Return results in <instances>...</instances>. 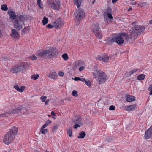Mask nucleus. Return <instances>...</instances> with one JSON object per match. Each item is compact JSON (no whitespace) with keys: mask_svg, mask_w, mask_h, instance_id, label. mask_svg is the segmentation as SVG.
<instances>
[{"mask_svg":"<svg viewBox=\"0 0 152 152\" xmlns=\"http://www.w3.org/2000/svg\"><path fill=\"white\" fill-rule=\"evenodd\" d=\"M93 75L99 85L105 83L108 79L107 74L100 70H96L93 73Z\"/></svg>","mask_w":152,"mask_h":152,"instance_id":"f257e3e1","label":"nucleus"},{"mask_svg":"<svg viewBox=\"0 0 152 152\" xmlns=\"http://www.w3.org/2000/svg\"><path fill=\"white\" fill-rule=\"evenodd\" d=\"M56 53L54 48H50L48 50H41L37 52L36 56L43 58H50L54 57Z\"/></svg>","mask_w":152,"mask_h":152,"instance_id":"f03ea898","label":"nucleus"},{"mask_svg":"<svg viewBox=\"0 0 152 152\" xmlns=\"http://www.w3.org/2000/svg\"><path fill=\"white\" fill-rule=\"evenodd\" d=\"M26 64L24 63H22L13 66L10 69V71L13 73H17L20 72H23L25 69Z\"/></svg>","mask_w":152,"mask_h":152,"instance_id":"7ed1b4c3","label":"nucleus"},{"mask_svg":"<svg viewBox=\"0 0 152 152\" xmlns=\"http://www.w3.org/2000/svg\"><path fill=\"white\" fill-rule=\"evenodd\" d=\"M48 4L52 9L59 10L60 9L61 3L59 0H48Z\"/></svg>","mask_w":152,"mask_h":152,"instance_id":"20e7f679","label":"nucleus"},{"mask_svg":"<svg viewBox=\"0 0 152 152\" xmlns=\"http://www.w3.org/2000/svg\"><path fill=\"white\" fill-rule=\"evenodd\" d=\"M122 34L124 36V38L126 41L127 42H132L135 40L137 37L130 30L129 34H126V33H123Z\"/></svg>","mask_w":152,"mask_h":152,"instance_id":"39448f33","label":"nucleus"},{"mask_svg":"<svg viewBox=\"0 0 152 152\" xmlns=\"http://www.w3.org/2000/svg\"><path fill=\"white\" fill-rule=\"evenodd\" d=\"M145 28L144 26L136 25L132 27L130 30L137 37L138 35L144 32Z\"/></svg>","mask_w":152,"mask_h":152,"instance_id":"423d86ee","label":"nucleus"},{"mask_svg":"<svg viewBox=\"0 0 152 152\" xmlns=\"http://www.w3.org/2000/svg\"><path fill=\"white\" fill-rule=\"evenodd\" d=\"M93 33L96 37L98 39H100L102 36V34L100 31V28L97 23L93 24L92 25Z\"/></svg>","mask_w":152,"mask_h":152,"instance_id":"0eeeda50","label":"nucleus"},{"mask_svg":"<svg viewBox=\"0 0 152 152\" xmlns=\"http://www.w3.org/2000/svg\"><path fill=\"white\" fill-rule=\"evenodd\" d=\"M15 137L11 133L7 132L4 136L3 142L5 144L9 145L12 142Z\"/></svg>","mask_w":152,"mask_h":152,"instance_id":"6e6552de","label":"nucleus"},{"mask_svg":"<svg viewBox=\"0 0 152 152\" xmlns=\"http://www.w3.org/2000/svg\"><path fill=\"white\" fill-rule=\"evenodd\" d=\"M84 11L82 9H79L75 13V19L76 20L79 21L83 19L84 15Z\"/></svg>","mask_w":152,"mask_h":152,"instance_id":"1a4fd4ad","label":"nucleus"},{"mask_svg":"<svg viewBox=\"0 0 152 152\" xmlns=\"http://www.w3.org/2000/svg\"><path fill=\"white\" fill-rule=\"evenodd\" d=\"M14 28L18 31H20L24 26V23L19 21L18 18L14 20L13 23Z\"/></svg>","mask_w":152,"mask_h":152,"instance_id":"9d476101","label":"nucleus"},{"mask_svg":"<svg viewBox=\"0 0 152 152\" xmlns=\"http://www.w3.org/2000/svg\"><path fill=\"white\" fill-rule=\"evenodd\" d=\"M122 34H123V33H120L115 36V42L119 45L122 44L124 42V36Z\"/></svg>","mask_w":152,"mask_h":152,"instance_id":"9b49d317","label":"nucleus"},{"mask_svg":"<svg viewBox=\"0 0 152 152\" xmlns=\"http://www.w3.org/2000/svg\"><path fill=\"white\" fill-rule=\"evenodd\" d=\"M54 27L56 28H59L64 25V23L61 19L59 18L54 22Z\"/></svg>","mask_w":152,"mask_h":152,"instance_id":"f8f14e48","label":"nucleus"},{"mask_svg":"<svg viewBox=\"0 0 152 152\" xmlns=\"http://www.w3.org/2000/svg\"><path fill=\"white\" fill-rule=\"evenodd\" d=\"M152 136V126L145 132L144 138L145 139H149Z\"/></svg>","mask_w":152,"mask_h":152,"instance_id":"ddd939ff","label":"nucleus"},{"mask_svg":"<svg viewBox=\"0 0 152 152\" xmlns=\"http://www.w3.org/2000/svg\"><path fill=\"white\" fill-rule=\"evenodd\" d=\"M15 109L16 110L17 113L20 112L22 114L25 113L27 111V109L25 107L22 105L15 107Z\"/></svg>","mask_w":152,"mask_h":152,"instance_id":"4468645a","label":"nucleus"},{"mask_svg":"<svg viewBox=\"0 0 152 152\" xmlns=\"http://www.w3.org/2000/svg\"><path fill=\"white\" fill-rule=\"evenodd\" d=\"M10 36L13 39H16L20 37V35L19 33L16 30L12 29L11 30V33Z\"/></svg>","mask_w":152,"mask_h":152,"instance_id":"2eb2a0df","label":"nucleus"},{"mask_svg":"<svg viewBox=\"0 0 152 152\" xmlns=\"http://www.w3.org/2000/svg\"><path fill=\"white\" fill-rule=\"evenodd\" d=\"M47 76L51 79L55 80L57 78L58 75L54 71H51L47 75Z\"/></svg>","mask_w":152,"mask_h":152,"instance_id":"dca6fc26","label":"nucleus"},{"mask_svg":"<svg viewBox=\"0 0 152 152\" xmlns=\"http://www.w3.org/2000/svg\"><path fill=\"white\" fill-rule=\"evenodd\" d=\"M18 129V128L15 126H13L11 127L10 130V131L7 132L8 133H11L14 137L17 134Z\"/></svg>","mask_w":152,"mask_h":152,"instance_id":"f3484780","label":"nucleus"},{"mask_svg":"<svg viewBox=\"0 0 152 152\" xmlns=\"http://www.w3.org/2000/svg\"><path fill=\"white\" fill-rule=\"evenodd\" d=\"M137 104H134L132 105L126 106L125 107L126 110L128 111H133L135 110L137 108Z\"/></svg>","mask_w":152,"mask_h":152,"instance_id":"a211bd4d","label":"nucleus"},{"mask_svg":"<svg viewBox=\"0 0 152 152\" xmlns=\"http://www.w3.org/2000/svg\"><path fill=\"white\" fill-rule=\"evenodd\" d=\"M14 88L18 91L22 92L25 88V86H14Z\"/></svg>","mask_w":152,"mask_h":152,"instance_id":"6ab92c4d","label":"nucleus"},{"mask_svg":"<svg viewBox=\"0 0 152 152\" xmlns=\"http://www.w3.org/2000/svg\"><path fill=\"white\" fill-rule=\"evenodd\" d=\"M8 14L10 16V17L12 19H17L16 15L15 14V12L12 11L8 12Z\"/></svg>","mask_w":152,"mask_h":152,"instance_id":"aec40b11","label":"nucleus"},{"mask_svg":"<svg viewBox=\"0 0 152 152\" xmlns=\"http://www.w3.org/2000/svg\"><path fill=\"white\" fill-rule=\"evenodd\" d=\"M47 127L43 125L41 128L40 132L43 134H46L48 132V130L47 129H45Z\"/></svg>","mask_w":152,"mask_h":152,"instance_id":"412c9836","label":"nucleus"},{"mask_svg":"<svg viewBox=\"0 0 152 152\" xmlns=\"http://www.w3.org/2000/svg\"><path fill=\"white\" fill-rule=\"evenodd\" d=\"M126 99V100L128 102H131L135 100V99L134 96L129 95L127 96Z\"/></svg>","mask_w":152,"mask_h":152,"instance_id":"4be33fe9","label":"nucleus"},{"mask_svg":"<svg viewBox=\"0 0 152 152\" xmlns=\"http://www.w3.org/2000/svg\"><path fill=\"white\" fill-rule=\"evenodd\" d=\"M99 59L103 62H106L109 60V57L108 56H105L103 57H100Z\"/></svg>","mask_w":152,"mask_h":152,"instance_id":"5701e85b","label":"nucleus"},{"mask_svg":"<svg viewBox=\"0 0 152 152\" xmlns=\"http://www.w3.org/2000/svg\"><path fill=\"white\" fill-rule=\"evenodd\" d=\"M74 3L76 5L78 8L80 7L81 3L83 1V0H73Z\"/></svg>","mask_w":152,"mask_h":152,"instance_id":"b1692460","label":"nucleus"},{"mask_svg":"<svg viewBox=\"0 0 152 152\" xmlns=\"http://www.w3.org/2000/svg\"><path fill=\"white\" fill-rule=\"evenodd\" d=\"M80 120L81 121H82V120L80 118L76 116L74 117L72 119V121L74 124H77L78 122H79Z\"/></svg>","mask_w":152,"mask_h":152,"instance_id":"393cba45","label":"nucleus"},{"mask_svg":"<svg viewBox=\"0 0 152 152\" xmlns=\"http://www.w3.org/2000/svg\"><path fill=\"white\" fill-rule=\"evenodd\" d=\"M17 18L19 20V21L23 23H24L25 20V16L24 15H21L18 17L17 16Z\"/></svg>","mask_w":152,"mask_h":152,"instance_id":"a878e982","label":"nucleus"},{"mask_svg":"<svg viewBox=\"0 0 152 152\" xmlns=\"http://www.w3.org/2000/svg\"><path fill=\"white\" fill-rule=\"evenodd\" d=\"M115 36H110L107 39V41L110 42H115Z\"/></svg>","mask_w":152,"mask_h":152,"instance_id":"bb28decb","label":"nucleus"},{"mask_svg":"<svg viewBox=\"0 0 152 152\" xmlns=\"http://www.w3.org/2000/svg\"><path fill=\"white\" fill-rule=\"evenodd\" d=\"M72 128L71 127L68 128L66 129L67 133L70 137H71L72 135Z\"/></svg>","mask_w":152,"mask_h":152,"instance_id":"cd10ccee","label":"nucleus"},{"mask_svg":"<svg viewBox=\"0 0 152 152\" xmlns=\"http://www.w3.org/2000/svg\"><path fill=\"white\" fill-rule=\"evenodd\" d=\"M16 110L15 109V107L14 108H12L7 110L6 113L8 114H11L17 113Z\"/></svg>","mask_w":152,"mask_h":152,"instance_id":"c85d7f7f","label":"nucleus"},{"mask_svg":"<svg viewBox=\"0 0 152 152\" xmlns=\"http://www.w3.org/2000/svg\"><path fill=\"white\" fill-rule=\"evenodd\" d=\"M29 29L30 28L28 26L24 28L22 31V34L24 35L25 34L28 32Z\"/></svg>","mask_w":152,"mask_h":152,"instance_id":"c756f323","label":"nucleus"},{"mask_svg":"<svg viewBox=\"0 0 152 152\" xmlns=\"http://www.w3.org/2000/svg\"><path fill=\"white\" fill-rule=\"evenodd\" d=\"M86 135V133L83 131L81 132L77 136L78 138H83Z\"/></svg>","mask_w":152,"mask_h":152,"instance_id":"7c9ffc66","label":"nucleus"},{"mask_svg":"<svg viewBox=\"0 0 152 152\" xmlns=\"http://www.w3.org/2000/svg\"><path fill=\"white\" fill-rule=\"evenodd\" d=\"M76 65L77 66H81V65H84V62L83 61L80 60L77 61L75 62Z\"/></svg>","mask_w":152,"mask_h":152,"instance_id":"2f4dec72","label":"nucleus"},{"mask_svg":"<svg viewBox=\"0 0 152 152\" xmlns=\"http://www.w3.org/2000/svg\"><path fill=\"white\" fill-rule=\"evenodd\" d=\"M145 75L144 74L139 75L137 77V79L139 80H142L144 79Z\"/></svg>","mask_w":152,"mask_h":152,"instance_id":"473e14b6","label":"nucleus"},{"mask_svg":"<svg viewBox=\"0 0 152 152\" xmlns=\"http://www.w3.org/2000/svg\"><path fill=\"white\" fill-rule=\"evenodd\" d=\"M82 124V121H79V122H78L77 124H75V125L73 126V128L74 129H76L78 127H80Z\"/></svg>","mask_w":152,"mask_h":152,"instance_id":"72a5a7b5","label":"nucleus"},{"mask_svg":"<svg viewBox=\"0 0 152 152\" xmlns=\"http://www.w3.org/2000/svg\"><path fill=\"white\" fill-rule=\"evenodd\" d=\"M137 69H133L130 71L129 72L127 73V76H131L132 75L135 73L137 71Z\"/></svg>","mask_w":152,"mask_h":152,"instance_id":"f704fd0d","label":"nucleus"},{"mask_svg":"<svg viewBox=\"0 0 152 152\" xmlns=\"http://www.w3.org/2000/svg\"><path fill=\"white\" fill-rule=\"evenodd\" d=\"M72 95L74 97H77L78 96V92L75 90L72 91Z\"/></svg>","mask_w":152,"mask_h":152,"instance_id":"c9c22d12","label":"nucleus"},{"mask_svg":"<svg viewBox=\"0 0 152 152\" xmlns=\"http://www.w3.org/2000/svg\"><path fill=\"white\" fill-rule=\"evenodd\" d=\"M39 77V75L37 74H34L32 75L31 77V79L35 80L38 78Z\"/></svg>","mask_w":152,"mask_h":152,"instance_id":"e433bc0d","label":"nucleus"},{"mask_svg":"<svg viewBox=\"0 0 152 152\" xmlns=\"http://www.w3.org/2000/svg\"><path fill=\"white\" fill-rule=\"evenodd\" d=\"M62 58L65 61L69 59V57L68 55L66 53H64L63 54Z\"/></svg>","mask_w":152,"mask_h":152,"instance_id":"4c0bfd02","label":"nucleus"},{"mask_svg":"<svg viewBox=\"0 0 152 152\" xmlns=\"http://www.w3.org/2000/svg\"><path fill=\"white\" fill-rule=\"evenodd\" d=\"M42 21L43 24L45 25L48 23V19L45 17H44Z\"/></svg>","mask_w":152,"mask_h":152,"instance_id":"58836bf2","label":"nucleus"},{"mask_svg":"<svg viewBox=\"0 0 152 152\" xmlns=\"http://www.w3.org/2000/svg\"><path fill=\"white\" fill-rule=\"evenodd\" d=\"M1 10L3 11H7L8 10V7L5 4H3L1 6Z\"/></svg>","mask_w":152,"mask_h":152,"instance_id":"ea45409f","label":"nucleus"},{"mask_svg":"<svg viewBox=\"0 0 152 152\" xmlns=\"http://www.w3.org/2000/svg\"><path fill=\"white\" fill-rule=\"evenodd\" d=\"M112 9L110 7H108L106 9V14L109 13H112Z\"/></svg>","mask_w":152,"mask_h":152,"instance_id":"a19ab883","label":"nucleus"},{"mask_svg":"<svg viewBox=\"0 0 152 152\" xmlns=\"http://www.w3.org/2000/svg\"><path fill=\"white\" fill-rule=\"evenodd\" d=\"M58 125H56L54 126L53 128L52 131L53 132H55L57 130Z\"/></svg>","mask_w":152,"mask_h":152,"instance_id":"79ce46f5","label":"nucleus"},{"mask_svg":"<svg viewBox=\"0 0 152 152\" xmlns=\"http://www.w3.org/2000/svg\"><path fill=\"white\" fill-rule=\"evenodd\" d=\"M37 3L38 5L39 6L40 8H43L42 3L41 2V0H37Z\"/></svg>","mask_w":152,"mask_h":152,"instance_id":"37998d69","label":"nucleus"},{"mask_svg":"<svg viewBox=\"0 0 152 152\" xmlns=\"http://www.w3.org/2000/svg\"><path fill=\"white\" fill-rule=\"evenodd\" d=\"M51 123V121L50 120H48L45 122V123L43 125L47 127L48 124Z\"/></svg>","mask_w":152,"mask_h":152,"instance_id":"c03bdc74","label":"nucleus"},{"mask_svg":"<svg viewBox=\"0 0 152 152\" xmlns=\"http://www.w3.org/2000/svg\"><path fill=\"white\" fill-rule=\"evenodd\" d=\"M85 84L87 86H91V83L90 81L88 80L85 79Z\"/></svg>","mask_w":152,"mask_h":152,"instance_id":"a18cd8bd","label":"nucleus"},{"mask_svg":"<svg viewBox=\"0 0 152 152\" xmlns=\"http://www.w3.org/2000/svg\"><path fill=\"white\" fill-rule=\"evenodd\" d=\"M47 96H42L40 98V99L42 102H45V100L46 99Z\"/></svg>","mask_w":152,"mask_h":152,"instance_id":"49530a36","label":"nucleus"},{"mask_svg":"<svg viewBox=\"0 0 152 152\" xmlns=\"http://www.w3.org/2000/svg\"><path fill=\"white\" fill-rule=\"evenodd\" d=\"M77 66L76 65L75 63V64H73L72 66V69L73 71H75L77 69Z\"/></svg>","mask_w":152,"mask_h":152,"instance_id":"de8ad7c7","label":"nucleus"},{"mask_svg":"<svg viewBox=\"0 0 152 152\" xmlns=\"http://www.w3.org/2000/svg\"><path fill=\"white\" fill-rule=\"evenodd\" d=\"M107 17L111 19H113V17L112 15V13H107L106 14Z\"/></svg>","mask_w":152,"mask_h":152,"instance_id":"09e8293b","label":"nucleus"},{"mask_svg":"<svg viewBox=\"0 0 152 152\" xmlns=\"http://www.w3.org/2000/svg\"><path fill=\"white\" fill-rule=\"evenodd\" d=\"M47 28H52L53 27H54V24H53V25H52L50 24H48L46 26Z\"/></svg>","mask_w":152,"mask_h":152,"instance_id":"8fccbe9b","label":"nucleus"},{"mask_svg":"<svg viewBox=\"0 0 152 152\" xmlns=\"http://www.w3.org/2000/svg\"><path fill=\"white\" fill-rule=\"evenodd\" d=\"M31 59L32 60H35L37 59V57L34 55H33L31 57Z\"/></svg>","mask_w":152,"mask_h":152,"instance_id":"3c124183","label":"nucleus"},{"mask_svg":"<svg viewBox=\"0 0 152 152\" xmlns=\"http://www.w3.org/2000/svg\"><path fill=\"white\" fill-rule=\"evenodd\" d=\"M109 109L111 110H114L115 109V107L114 106L111 105L109 107Z\"/></svg>","mask_w":152,"mask_h":152,"instance_id":"603ef678","label":"nucleus"},{"mask_svg":"<svg viewBox=\"0 0 152 152\" xmlns=\"http://www.w3.org/2000/svg\"><path fill=\"white\" fill-rule=\"evenodd\" d=\"M85 68V67L84 66H81L79 68V70L80 71H81L83 70Z\"/></svg>","mask_w":152,"mask_h":152,"instance_id":"864d4df0","label":"nucleus"},{"mask_svg":"<svg viewBox=\"0 0 152 152\" xmlns=\"http://www.w3.org/2000/svg\"><path fill=\"white\" fill-rule=\"evenodd\" d=\"M79 81H80L82 82H84L85 81V79L84 78H80L79 77Z\"/></svg>","mask_w":152,"mask_h":152,"instance_id":"5fc2aeb1","label":"nucleus"},{"mask_svg":"<svg viewBox=\"0 0 152 152\" xmlns=\"http://www.w3.org/2000/svg\"><path fill=\"white\" fill-rule=\"evenodd\" d=\"M58 74L60 76L62 77L64 75V73L63 72H61L59 73Z\"/></svg>","mask_w":152,"mask_h":152,"instance_id":"6e6d98bb","label":"nucleus"},{"mask_svg":"<svg viewBox=\"0 0 152 152\" xmlns=\"http://www.w3.org/2000/svg\"><path fill=\"white\" fill-rule=\"evenodd\" d=\"M148 90L149 91H151V92L149 94L150 95H152V89H151V87H149L148 89Z\"/></svg>","mask_w":152,"mask_h":152,"instance_id":"4d7b16f0","label":"nucleus"},{"mask_svg":"<svg viewBox=\"0 0 152 152\" xmlns=\"http://www.w3.org/2000/svg\"><path fill=\"white\" fill-rule=\"evenodd\" d=\"M74 80L75 81H79V77H75Z\"/></svg>","mask_w":152,"mask_h":152,"instance_id":"13d9d810","label":"nucleus"},{"mask_svg":"<svg viewBox=\"0 0 152 152\" xmlns=\"http://www.w3.org/2000/svg\"><path fill=\"white\" fill-rule=\"evenodd\" d=\"M49 101V99L45 101V102H45V104L46 105H47Z\"/></svg>","mask_w":152,"mask_h":152,"instance_id":"bf43d9fd","label":"nucleus"},{"mask_svg":"<svg viewBox=\"0 0 152 152\" xmlns=\"http://www.w3.org/2000/svg\"><path fill=\"white\" fill-rule=\"evenodd\" d=\"M51 114L53 116H54L55 115V113L53 111H52L51 112Z\"/></svg>","mask_w":152,"mask_h":152,"instance_id":"052dcab7","label":"nucleus"},{"mask_svg":"<svg viewBox=\"0 0 152 152\" xmlns=\"http://www.w3.org/2000/svg\"><path fill=\"white\" fill-rule=\"evenodd\" d=\"M118 0H112V3H115Z\"/></svg>","mask_w":152,"mask_h":152,"instance_id":"680f3d73","label":"nucleus"},{"mask_svg":"<svg viewBox=\"0 0 152 152\" xmlns=\"http://www.w3.org/2000/svg\"><path fill=\"white\" fill-rule=\"evenodd\" d=\"M132 7H130V8H129L128 10V11H131L132 10Z\"/></svg>","mask_w":152,"mask_h":152,"instance_id":"e2e57ef3","label":"nucleus"},{"mask_svg":"<svg viewBox=\"0 0 152 152\" xmlns=\"http://www.w3.org/2000/svg\"><path fill=\"white\" fill-rule=\"evenodd\" d=\"M95 2V0H94L92 1V4H94Z\"/></svg>","mask_w":152,"mask_h":152,"instance_id":"0e129e2a","label":"nucleus"},{"mask_svg":"<svg viewBox=\"0 0 152 152\" xmlns=\"http://www.w3.org/2000/svg\"><path fill=\"white\" fill-rule=\"evenodd\" d=\"M149 23L150 24H152V20H151L150 21H149Z\"/></svg>","mask_w":152,"mask_h":152,"instance_id":"69168bd1","label":"nucleus"},{"mask_svg":"<svg viewBox=\"0 0 152 152\" xmlns=\"http://www.w3.org/2000/svg\"><path fill=\"white\" fill-rule=\"evenodd\" d=\"M136 152H141V151L140 150L137 151Z\"/></svg>","mask_w":152,"mask_h":152,"instance_id":"338daca9","label":"nucleus"},{"mask_svg":"<svg viewBox=\"0 0 152 152\" xmlns=\"http://www.w3.org/2000/svg\"><path fill=\"white\" fill-rule=\"evenodd\" d=\"M5 114H3L2 115L3 116H4Z\"/></svg>","mask_w":152,"mask_h":152,"instance_id":"774afa93","label":"nucleus"}]
</instances>
